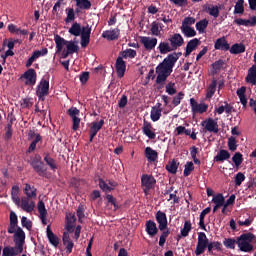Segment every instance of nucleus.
<instances>
[{
    "instance_id": "obj_56",
    "label": "nucleus",
    "mask_w": 256,
    "mask_h": 256,
    "mask_svg": "<svg viewBox=\"0 0 256 256\" xmlns=\"http://www.w3.org/2000/svg\"><path fill=\"white\" fill-rule=\"evenodd\" d=\"M150 31L155 37H159V35H161V29L157 22H152Z\"/></svg>"
},
{
    "instance_id": "obj_13",
    "label": "nucleus",
    "mask_w": 256,
    "mask_h": 256,
    "mask_svg": "<svg viewBox=\"0 0 256 256\" xmlns=\"http://www.w3.org/2000/svg\"><path fill=\"white\" fill-rule=\"evenodd\" d=\"M49 93V81L41 80L36 90V95L39 99H43Z\"/></svg>"
},
{
    "instance_id": "obj_21",
    "label": "nucleus",
    "mask_w": 256,
    "mask_h": 256,
    "mask_svg": "<svg viewBox=\"0 0 256 256\" xmlns=\"http://www.w3.org/2000/svg\"><path fill=\"white\" fill-rule=\"evenodd\" d=\"M236 25L242 27H255L256 25V17H251L250 19L237 18L234 20Z\"/></svg>"
},
{
    "instance_id": "obj_29",
    "label": "nucleus",
    "mask_w": 256,
    "mask_h": 256,
    "mask_svg": "<svg viewBox=\"0 0 256 256\" xmlns=\"http://www.w3.org/2000/svg\"><path fill=\"white\" fill-rule=\"evenodd\" d=\"M46 233L49 243L53 245V247H59V237L51 231L50 226H47Z\"/></svg>"
},
{
    "instance_id": "obj_9",
    "label": "nucleus",
    "mask_w": 256,
    "mask_h": 256,
    "mask_svg": "<svg viewBox=\"0 0 256 256\" xmlns=\"http://www.w3.org/2000/svg\"><path fill=\"white\" fill-rule=\"evenodd\" d=\"M168 41L172 45V48H174V51H177L179 47H183V44L185 43L183 36L179 33L170 35Z\"/></svg>"
},
{
    "instance_id": "obj_41",
    "label": "nucleus",
    "mask_w": 256,
    "mask_h": 256,
    "mask_svg": "<svg viewBox=\"0 0 256 256\" xmlns=\"http://www.w3.org/2000/svg\"><path fill=\"white\" fill-rule=\"evenodd\" d=\"M8 31H10V33H14L15 35H27V30L25 29H21L19 27H17L14 24H9L8 25Z\"/></svg>"
},
{
    "instance_id": "obj_10",
    "label": "nucleus",
    "mask_w": 256,
    "mask_h": 256,
    "mask_svg": "<svg viewBox=\"0 0 256 256\" xmlns=\"http://www.w3.org/2000/svg\"><path fill=\"white\" fill-rule=\"evenodd\" d=\"M201 125L210 133H219V124H217V120H214L213 118H208L202 121Z\"/></svg>"
},
{
    "instance_id": "obj_50",
    "label": "nucleus",
    "mask_w": 256,
    "mask_h": 256,
    "mask_svg": "<svg viewBox=\"0 0 256 256\" xmlns=\"http://www.w3.org/2000/svg\"><path fill=\"white\" fill-rule=\"evenodd\" d=\"M33 169L38 173V175H43L45 171H47V168L43 165V162H36L33 163Z\"/></svg>"
},
{
    "instance_id": "obj_52",
    "label": "nucleus",
    "mask_w": 256,
    "mask_h": 256,
    "mask_svg": "<svg viewBox=\"0 0 256 256\" xmlns=\"http://www.w3.org/2000/svg\"><path fill=\"white\" fill-rule=\"evenodd\" d=\"M76 5L79 9H91V2L89 0H76Z\"/></svg>"
},
{
    "instance_id": "obj_24",
    "label": "nucleus",
    "mask_w": 256,
    "mask_h": 256,
    "mask_svg": "<svg viewBox=\"0 0 256 256\" xmlns=\"http://www.w3.org/2000/svg\"><path fill=\"white\" fill-rule=\"evenodd\" d=\"M102 37L108 41H115L119 39V29L115 28L113 30H106L102 33Z\"/></svg>"
},
{
    "instance_id": "obj_27",
    "label": "nucleus",
    "mask_w": 256,
    "mask_h": 256,
    "mask_svg": "<svg viewBox=\"0 0 256 256\" xmlns=\"http://www.w3.org/2000/svg\"><path fill=\"white\" fill-rule=\"evenodd\" d=\"M158 50L161 53V55H167V53H171V51H175L173 46L171 45V42H160L158 45Z\"/></svg>"
},
{
    "instance_id": "obj_63",
    "label": "nucleus",
    "mask_w": 256,
    "mask_h": 256,
    "mask_svg": "<svg viewBox=\"0 0 256 256\" xmlns=\"http://www.w3.org/2000/svg\"><path fill=\"white\" fill-rule=\"evenodd\" d=\"M207 249L209 252L213 251V249H216L217 251H221V243L220 242L208 243Z\"/></svg>"
},
{
    "instance_id": "obj_8",
    "label": "nucleus",
    "mask_w": 256,
    "mask_h": 256,
    "mask_svg": "<svg viewBox=\"0 0 256 256\" xmlns=\"http://www.w3.org/2000/svg\"><path fill=\"white\" fill-rule=\"evenodd\" d=\"M17 207H20L22 211H25L26 213H33L35 211V201L31 198L22 197L20 199V204L17 205Z\"/></svg>"
},
{
    "instance_id": "obj_55",
    "label": "nucleus",
    "mask_w": 256,
    "mask_h": 256,
    "mask_svg": "<svg viewBox=\"0 0 256 256\" xmlns=\"http://www.w3.org/2000/svg\"><path fill=\"white\" fill-rule=\"evenodd\" d=\"M194 169L193 162H187L184 166V177H189Z\"/></svg>"
},
{
    "instance_id": "obj_15",
    "label": "nucleus",
    "mask_w": 256,
    "mask_h": 256,
    "mask_svg": "<svg viewBox=\"0 0 256 256\" xmlns=\"http://www.w3.org/2000/svg\"><path fill=\"white\" fill-rule=\"evenodd\" d=\"M22 77L25 79V85H35L37 83V73L34 69L27 70Z\"/></svg>"
},
{
    "instance_id": "obj_37",
    "label": "nucleus",
    "mask_w": 256,
    "mask_h": 256,
    "mask_svg": "<svg viewBox=\"0 0 256 256\" xmlns=\"http://www.w3.org/2000/svg\"><path fill=\"white\" fill-rule=\"evenodd\" d=\"M227 159H231V154L227 150H220L214 157V161L219 163H223V161H227Z\"/></svg>"
},
{
    "instance_id": "obj_48",
    "label": "nucleus",
    "mask_w": 256,
    "mask_h": 256,
    "mask_svg": "<svg viewBox=\"0 0 256 256\" xmlns=\"http://www.w3.org/2000/svg\"><path fill=\"white\" fill-rule=\"evenodd\" d=\"M212 202L219 207H223V205L225 206V197L223 194H217L213 196Z\"/></svg>"
},
{
    "instance_id": "obj_19",
    "label": "nucleus",
    "mask_w": 256,
    "mask_h": 256,
    "mask_svg": "<svg viewBox=\"0 0 256 256\" xmlns=\"http://www.w3.org/2000/svg\"><path fill=\"white\" fill-rule=\"evenodd\" d=\"M14 241L16 244V247H20V249H23V244L25 243V232L23 229L18 228L16 232L14 233Z\"/></svg>"
},
{
    "instance_id": "obj_60",
    "label": "nucleus",
    "mask_w": 256,
    "mask_h": 256,
    "mask_svg": "<svg viewBox=\"0 0 256 256\" xmlns=\"http://www.w3.org/2000/svg\"><path fill=\"white\" fill-rule=\"evenodd\" d=\"M191 25H195V18L194 17H186L182 21L181 27H191Z\"/></svg>"
},
{
    "instance_id": "obj_2",
    "label": "nucleus",
    "mask_w": 256,
    "mask_h": 256,
    "mask_svg": "<svg viewBox=\"0 0 256 256\" xmlns=\"http://www.w3.org/2000/svg\"><path fill=\"white\" fill-rule=\"evenodd\" d=\"M54 41L57 53H61L62 51L63 59H67L69 55H73V53H77L79 51V46H77V42L75 41H67L59 35L54 36Z\"/></svg>"
},
{
    "instance_id": "obj_64",
    "label": "nucleus",
    "mask_w": 256,
    "mask_h": 256,
    "mask_svg": "<svg viewBox=\"0 0 256 256\" xmlns=\"http://www.w3.org/2000/svg\"><path fill=\"white\" fill-rule=\"evenodd\" d=\"M166 93H168V95H175V93H177V90L175 89V83L170 82L166 85Z\"/></svg>"
},
{
    "instance_id": "obj_61",
    "label": "nucleus",
    "mask_w": 256,
    "mask_h": 256,
    "mask_svg": "<svg viewBox=\"0 0 256 256\" xmlns=\"http://www.w3.org/2000/svg\"><path fill=\"white\" fill-rule=\"evenodd\" d=\"M243 181H245V174L239 172L236 174L235 176V185L236 187H240L241 183H243Z\"/></svg>"
},
{
    "instance_id": "obj_28",
    "label": "nucleus",
    "mask_w": 256,
    "mask_h": 256,
    "mask_svg": "<svg viewBox=\"0 0 256 256\" xmlns=\"http://www.w3.org/2000/svg\"><path fill=\"white\" fill-rule=\"evenodd\" d=\"M24 194L26 195V199H37V188L30 184H25Z\"/></svg>"
},
{
    "instance_id": "obj_6",
    "label": "nucleus",
    "mask_w": 256,
    "mask_h": 256,
    "mask_svg": "<svg viewBox=\"0 0 256 256\" xmlns=\"http://www.w3.org/2000/svg\"><path fill=\"white\" fill-rule=\"evenodd\" d=\"M141 182L145 195H149V191L155 187L157 180H155V177L151 175L144 174L142 175Z\"/></svg>"
},
{
    "instance_id": "obj_44",
    "label": "nucleus",
    "mask_w": 256,
    "mask_h": 256,
    "mask_svg": "<svg viewBox=\"0 0 256 256\" xmlns=\"http://www.w3.org/2000/svg\"><path fill=\"white\" fill-rule=\"evenodd\" d=\"M37 207L38 212L40 214V219L44 221L45 217H47V209L45 208V202H43V200H39Z\"/></svg>"
},
{
    "instance_id": "obj_23",
    "label": "nucleus",
    "mask_w": 256,
    "mask_h": 256,
    "mask_svg": "<svg viewBox=\"0 0 256 256\" xmlns=\"http://www.w3.org/2000/svg\"><path fill=\"white\" fill-rule=\"evenodd\" d=\"M127 70V65L123 61V57H118L116 60V72L118 77H124L125 71Z\"/></svg>"
},
{
    "instance_id": "obj_31",
    "label": "nucleus",
    "mask_w": 256,
    "mask_h": 256,
    "mask_svg": "<svg viewBox=\"0 0 256 256\" xmlns=\"http://www.w3.org/2000/svg\"><path fill=\"white\" fill-rule=\"evenodd\" d=\"M74 228H75V214L68 213V214H66L65 229L68 232H72Z\"/></svg>"
},
{
    "instance_id": "obj_62",
    "label": "nucleus",
    "mask_w": 256,
    "mask_h": 256,
    "mask_svg": "<svg viewBox=\"0 0 256 256\" xmlns=\"http://www.w3.org/2000/svg\"><path fill=\"white\" fill-rule=\"evenodd\" d=\"M228 147L230 151H237V140H235V137L228 139Z\"/></svg>"
},
{
    "instance_id": "obj_26",
    "label": "nucleus",
    "mask_w": 256,
    "mask_h": 256,
    "mask_svg": "<svg viewBox=\"0 0 256 256\" xmlns=\"http://www.w3.org/2000/svg\"><path fill=\"white\" fill-rule=\"evenodd\" d=\"M199 47V39L194 38L190 40L186 45L185 57H189L193 51H195Z\"/></svg>"
},
{
    "instance_id": "obj_57",
    "label": "nucleus",
    "mask_w": 256,
    "mask_h": 256,
    "mask_svg": "<svg viewBox=\"0 0 256 256\" xmlns=\"http://www.w3.org/2000/svg\"><path fill=\"white\" fill-rule=\"evenodd\" d=\"M44 161L50 166V169H52V171H55V169H57V164L55 163V160L51 158V156L46 155L44 157Z\"/></svg>"
},
{
    "instance_id": "obj_5",
    "label": "nucleus",
    "mask_w": 256,
    "mask_h": 256,
    "mask_svg": "<svg viewBox=\"0 0 256 256\" xmlns=\"http://www.w3.org/2000/svg\"><path fill=\"white\" fill-rule=\"evenodd\" d=\"M208 245H209V239L207 238V235L204 232H200L198 234V242L196 245L195 254L198 256L203 255Z\"/></svg>"
},
{
    "instance_id": "obj_12",
    "label": "nucleus",
    "mask_w": 256,
    "mask_h": 256,
    "mask_svg": "<svg viewBox=\"0 0 256 256\" xmlns=\"http://www.w3.org/2000/svg\"><path fill=\"white\" fill-rule=\"evenodd\" d=\"M190 105H191V109L192 112L195 113H207V109L209 108V106L205 103H197V101L195 100V98H191L190 99Z\"/></svg>"
},
{
    "instance_id": "obj_1",
    "label": "nucleus",
    "mask_w": 256,
    "mask_h": 256,
    "mask_svg": "<svg viewBox=\"0 0 256 256\" xmlns=\"http://www.w3.org/2000/svg\"><path fill=\"white\" fill-rule=\"evenodd\" d=\"M179 57H181V53L169 54L163 62L156 67V83H158V85L167 81V77L173 73V67H175V63H177Z\"/></svg>"
},
{
    "instance_id": "obj_16",
    "label": "nucleus",
    "mask_w": 256,
    "mask_h": 256,
    "mask_svg": "<svg viewBox=\"0 0 256 256\" xmlns=\"http://www.w3.org/2000/svg\"><path fill=\"white\" fill-rule=\"evenodd\" d=\"M47 53H48L47 48L34 51L32 56L27 60L26 67H31V65H33V63H35L36 59H39V57H45V55H47Z\"/></svg>"
},
{
    "instance_id": "obj_47",
    "label": "nucleus",
    "mask_w": 256,
    "mask_h": 256,
    "mask_svg": "<svg viewBox=\"0 0 256 256\" xmlns=\"http://www.w3.org/2000/svg\"><path fill=\"white\" fill-rule=\"evenodd\" d=\"M223 245L226 249H235V245H237V239L235 238H225L223 240Z\"/></svg>"
},
{
    "instance_id": "obj_59",
    "label": "nucleus",
    "mask_w": 256,
    "mask_h": 256,
    "mask_svg": "<svg viewBox=\"0 0 256 256\" xmlns=\"http://www.w3.org/2000/svg\"><path fill=\"white\" fill-rule=\"evenodd\" d=\"M208 13L209 15H211V17H214V19H217V17H219V7L218 6L208 7Z\"/></svg>"
},
{
    "instance_id": "obj_7",
    "label": "nucleus",
    "mask_w": 256,
    "mask_h": 256,
    "mask_svg": "<svg viewBox=\"0 0 256 256\" xmlns=\"http://www.w3.org/2000/svg\"><path fill=\"white\" fill-rule=\"evenodd\" d=\"M69 117L72 119V129L73 131H77L81 125V118L79 117V114L81 113L77 107H71L67 111Z\"/></svg>"
},
{
    "instance_id": "obj_53",
    "label": "nucleus",
    "mask_w": 256,
    "mask_h": 256,
    "mask_svg": "<svg viewBox=\"0 0 256 256\" xmlns=\"http://www.w3.org/2000/svg\"><path fill=\"white\" fill-rule=\"evenodd\" d=\"M178 165L177 162H175V160L171 161L168 163V165H166V169L169 173H172V175H175V173H177V169H178Z\"/></svg>"
},
{
    "instance_id": "obj_20",
    "label": "nucleus",
    "mask_w": 256,
    "mask_h": 256,
    "mask_svg": "<svg viewBox=\"0 0 256 256\" xmlns=\"http://www.w3.org/2000/svg\"><path fill=\"white\" fill-rule=\"evenodd\" d=\"M103 125H105L104 120L92 123V126L90 127V142L93 141V139H95V136L97 135V133H99V131H101Z\"/></svg>"
},
{
    "instance_id": "obj_30",
    "label": "nucleus",
    "mask_w": 256,
    "mask_h": 256,
    "mask_svg": "<svg viewBox=\"0 0 256 256\" xmlns=\"http://www.w3.org/2000/svg\"><path fill=\"white\" fill-rule=\"evenodd\" d=\"M158 231L159 229H157V224L154 221L149 220L146 222V233H148L150 237H155Z\"/></svg>"
},
{
    "instance_id": "obj_14",
    "label": "nucleus",
    "mask_w": 256,
    "mask_h": 256,
    "mask_svg": "<svg viewBox=\"0 0 256 256\" xmlns=\"http://www.w3.org/2000/svg\"><path fill=\"white\" fill-rule=\"evenodd\" d=\"M156 221L160 231H165L167 229V214H165V212L158 211L156 213Z\"/></svg>"
},
{
    "instance_id": "obj_49",
    "label": "nucleus",
    "mask_w": 256,
    "mask_h": 256,
    "mask_svg": "<svg viewBox=\"0 0 256 256\" xmlns=\"http://www.w3.org/2000/svg\"><path fill=\"white\" fill-rule=\"evenodd\" d=\"M106 199H107V207L109 209H113V211H117V203H116V200L115 198L113 197V195H107L106 196Z\"/></svg>"
},
{
    "instance_id": "obj_33",
    "label": "nucleus",
    "mask_w": 256,
    "mask_h": 256,
    "mask_svg": "<svg viewBox=\"0 0 256 256\" xmlns=\"http://www.w3.org/2000/svg\"><path fill=\"white\" fill-rule=\"evenodd\" d=\"M215 91H217V80L213 79L212 82L209 84L206 90V99L211 101L213 96L215 95Z\"/></svg>"
},
{
    "instance_id": "obj_11",
    "label": "nucleus",
    "mask_w": 256,
    "mask_h": 256,
    "mask_svg": "<svg viewBox=\"0 0 256 256\" xmlns=\"http://www.w3.org/2000/svg\"><path fill=\"white\" fill-rule=\"evenodd\" d=\"M140 43L143 44L146 51H153L157 47V38H151L149 36H142Z\"/></svg>"
},
{
    "instance_id": "obj_18",
    "label": "nucleus",
    "mask_w": 256,
    "mask_h": 256,
    "mask_svg": "<svg viewBox=\"0 0 256 256\" xmlns=\"http://www.w3.org/2000/svg\"><path fill=\"white\" fill-rule=\"evenodd\" d=\"M233 109V105L229 104L228 102H224L219 107H216L214 110V113L217 115H223V113H226V115H231Z\"/></svg>"
},
{
    "instance_id": "obj_25",
    "label": "nucleus",
    "mask_w": 256,
    "mask_h": 256,
    "mask_svg": "<svg viewBox=\"0 0 256 256\" xmlns=\"http://www.w3.org/2000/svg\"><path fill=\"white\" fill-rule=\"evenodd\" d=\"M142 131L144 135L148 137V139H155L156 134L155 131L153 130V126L151 125V123L144 121Z\"/></svg>"
},
{
    "instance_id": "obj_36",
    "label": "nucleus",
    "mask_w": 256,
    "mask_h": 256,
    "mask_svg": "<svg viewBox=\"0 0 256 256\" xmlns=\"http://www.w3.org/2000/svg\"><path fill=\"white\" fill-rule=\"evenodd\" d=\"M62 241L63 245L66 247L67 253H71V251H73L74 244L69 237V232H64Z\"/></svg>"
},
{
    "instance_id": "obj_43",
    "label": "nucleus",
    "mask_w": 256,
    "mask_h": 256,
    "mask_svg": "<svg viewBox=\"0 0 256 256\" xmlns=\"http://www.w3.org/2000/svg\"><path fill=\"white\" fill-rule=\"evenodd\" d=\"M11 198L15 205H20L19 186L12 187Z\"/></svg>"
},
{
    "instance_id": "obj_42",
    "label": "nucleus",
    "mask_w": 256,
    "mask_h": 256,
    "mask_svg": "<svg viewBox=\"0 0 256 256\" xmlns=\"http://www.w3.org/2000/svg\"><path fill=\"white\" fill-rule=\"evenodd\" d=\"M145 155L148 161H157V151L153 150L151 147L145 149Z\"/></svg>"
},
{
    "instance_id": "obj_22",
    "label": "nucleus",
    "mask_w": 256,
    "mask_h": 256,
    "mask_svg": "<svg viewBox=\"0 0 256 256\" xmlns=\"http://www.w3.org/2000/svg\"><path fill=\"white\" fill-rule=\"evenodd\" d=\"M161 113H163V108H161V104H157L151 108L150 118L154 123L161 119Z\"/></svg>"
},
{
    "instance_id": "obj_58",
    "label": "nucleus",
    "mask_w": 256,
    "mask_h": 256,
    "mask_svg": "<svg viewBox=\"0 0 256 256\" xmlns=\"http://www.w3.org/2000/svg\"><path fill=\"white\" fill-rule=\"evenodd\" d=\"M185 97V94L183 92H179L172 101V105L174 107H177L178 105H181V100Z\"/></svg>"
},
{
    "instance_id": "obj_32",
    "label": "nucleus",
    "mask_w": 256,
    "mask_h": 256,
    "mask_svg": "<svg viewBox=\"0 0 256 256\" xmlns=\"http://www.w3.org/2000/svg\"><path fill=\"white\" fill-rule=\"evenodd\" d=\"M117 185V182L110 181L109 184L105 182L103 179H99V187L102 189V191H105L106 193L109 191H113Z\"/></svg>"
},
{
    "instance_id": "obj_38",
    "label": "nucleus",
    "mask_w": 256,
    "mask_h": 256,
    "mask_svg": "<svg viewBox=\"0 0 256 256\" xmlns=\"http://www.w3.org/2000/svg\"><path fill=\"white\" fill-rule=\"evenodd\" d=\"M232 55H239V53H245V46L241 43H236L230 48Z\"/></svg>"
},
{
    "instance_id": "obj_51",
    "label": "nucleus",
    "mask_w": 256,
    "mask_h": 256,
    "mask_svg": "<svg viewBox=\"0 0 256 256\" xmlns=\"http://www.w3.org/2000/svg\"><path fill=\"white\" fill-rule=\"evenodd\" d=\"M244 3H245V1H243V0H238L236 2L235 7H234V13L235 14L245 13V7L243 6Z\"/></svg>"
},
{
    "instance_id": "obj_45",
    "label": "nucleus",
    "mask_w": 256,
    "mask_h": 256,
    "mask_svg": "<svg viewBox=\"0 0 256 256\" xmlns=\"http://www.w3.org/2000/svg\"><path fill=\"white\" fill-rule=\"evenodd\" d=\"M122 59H135L137 57V51L133 49H126L121 53Z\"/></svg>"
},
{
    "instance_id": "obj_39",
    "label": "nucleus",
    "mask_w": 256,
    "mask_h": 256,
    "mask_svg": "<svg viewBox=\"0 0 256 256\" xmlns=\"http://www.w3.org/2000/svg\"><path fill=\"white\" fill-rule=\"evenodd\" d=\"M209 25V20L202 19L196 23V29L198 30V33L201 35L205 33V29H207Z\"/></svg>"
},
{
    "instance_id": "obj_17",
    "label": "nucleus",
    "mask_w": 256,
    "mask_h": 256,
    "mask_svg": "<svg viewBox=\"0 0 256 256\" xmlns=\"http://www.w3.org/2000/svg\"><path fill=\"white\" fill-rule=\"evenodd\" d=\"M21 253H23V248L17 246H6L2 250V256H17L21 255Z\"/></svg>"
},
{
    "instance_id": "obj_46",
    "label": "nucleus",
    "mask_w": 256,
    "mask_h": 256,
    "mask_svg": "<svg viewBox=\"0 0 256 256\" xmlns=\"http://www.w3.org/2000/svg\"><path fill=\"white\" fill-rule=\"evenodd\" d=\"M192 224H191V221H185L184 222V226L183 228L181 229V236L182 237H187L189 235V233L191 232V229H192Z\"/></svg>"
},
{
    "instance_id": "obj_54",
    "label": "nucleus",
    "mask_w": 256,
    "mask_h": 256,
    "mask_svg": "<svg viewBox=\"0 0 256 256\" xmlns=\"http://www.w3.org/2000/svg\"><path fill=\"white\" fill-rule=\"evenodd\" d=\"M232 161L236 167H239L241 163H243V154H241L240 152H236L232 157Z\"/></svg>"
},
{
    "instance_id": "obj_35",
    "label": "nucleus",
    "mask_w": 256,
    "mask_h": 256,
    "mask_svg": "<svg viewBox=\"0 0 256 256\" xmlns=\"http://www.w3.org/2000/svg\"><path fill=\"white\" fill-rule=\"evenodd\" d=\"M246 83L256 85V65H252V67L249 68L248 74L246 76Z\"/></svg>"
},
{
    "instance_id": "obj_4",
    "label": "nucleus",
    "mask_w": 256,
    "mask_h": 256,
    "mask_svg": "<svg viewBox=\"0 0 256 256\" xmlns=\"http://www.w3.org/2000/svg\"><path fill=\"white\" fill-rule=\"evenodd\" d=\"M256 241L255 234L248 232L236 238V245L242 253H252L255 247L253 246Z\"/></svg>"
},
{
    "instance_id": "obj_3",
    "label": "nucleus",
    "mask_w": 256,
    "mask_h": 256,
    "mask_svg": "<svg viewBox=\"0 0 256 256\" xmlns=\"http://www.w3.org/2000/svg\"><path fill=\"white\" fill-rule=\"evenodd\" d=\"M68 33L74 37L81 36V47H87L91 41V26L89 24L81 26V24L74 22L69 28Z\"/></svg>"
},
{
    "instance_id": "obj_34",
    "label": "nucleus",
    "mask_w": 256,
    "mask_h": 256,
    "mask_svg": "<svg viewBox=\"0 0 256 256\" xmlns=\"http://www.w3.org/2000/svg\"><path fill=\"white\" fill-rule=\"evenodd\" d=\"M214 47L220 51H229V43H227L225 37L217 39Z\"/></svg>"
},
{
    "instance_id": "obj_40",
    "label": "nucleus",
    "mask_w": 256,
    "mask_h": 256,
    "mask_svg": "<svg viewBox=\"0 0 256 256\" xmlns=\"http://www.w3.org/2000/svg\"><path fill=\"white\" fill-rule=\"evenodd\" d=\"M180 29L184 37H195V35H197L195 28H191V26H181Z\"/></svg>"
}]
</instances>
